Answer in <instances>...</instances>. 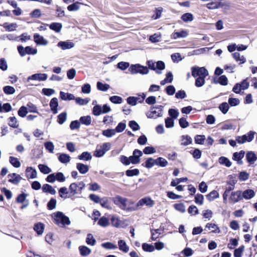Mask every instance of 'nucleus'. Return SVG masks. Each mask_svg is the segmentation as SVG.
Masks as SVG:
<instances>
[{"label": "nucleus", "mask_w": 257, "mask_h": 257, "mask_svg": "<svg viewBox=\"0 0 257 257\" xmlns=\"http://www.w3.org/2000/svg\"><path fill=\"white\" fill-rule=\"evenodd\" d=\"M86 242L88 245H94L96 243V240L92 234L89 233L87 235Z\"/></svg>", "instance_id": "nucleus-41"}, {"label": "nucleus", "mask_w": 257, "mask_h": 257, "mask_svg": "<svg viewBox=\"0 0 257 257\" xmlns=\"http://www.w3.org/2000/svg\"><path fill=\"white\" fill-rule=\"evenodd\" d=\"M243 245L240 246L239 248L235 249L234 251V257H241L242 253L244 250Z\"/></svg>", "instance_id": "nucleus-58"}, {"label": "nucleus", "mask_w": 257, "mask_h": 257, "mask_svg": "<svg viewBox=\"0 0 257 257\" xmlns=\"http://www.w3.org/2000/svg\"><path fill=\"white\" fill-rule=\"evenodd\" d=\"M105 152L103 150L101 146L97 147L95 151L94 152V155L96 157H101L105 154Z\"/></svg>", "instance_id": "nucleus-51"}, {"label": "nucleus", "mask_w": 257, "mask_h": 257, "mask_svg": "<svg viewBox=\"0 0 257 257\" xmlns=\"http://www.w3.org/2000/svg\"><path fill=\"white\" fill-rule=\"evenodd\" d=\"M38 168L42 173L45 174H49L52 171L51 169L47 166L43 164H39Z\"/></svg>", "instance_id": "nucleus-39"}, {"label": "nucleus", "mask_w": 257, "mask_h": 257, "mask_svg": "<svg viewBox=\"0 0 257 257\" xmlns=\"http://www.w3.org/2000/svg\"><path fill=\"white\" fill-rule=\"evenodd\" d=\"M222 6L221 2L216 1H211L206 5V7L210 10L218 9Z\"/></svg>", "instance_id": "nucleus-15"}, {"label": "nucleus", "mask_w": 257, "mask_h": 257, "mask_svg": "<svg viewBox=\"0 0 257 257\" xmlns=\"http://www.w3.org/2000/svg\"><path fill=\"white\" fill-rule=\"evenodd\" d=\"M255 133L253 131H249L247 134L242 136H237L236 137V142L240 144H242L245 142H250L254 138Z\"/></svg>", "instance_id": "nucleus-5"}, {"label": "nucleus", "mask_w": 257, "mask_h": 257, "mask_svg": "<svg viewBox=\"0 0 257 257\" xmlns=\"http://www.w3.org/2000/svg\"><path fill=\"white\" fill-rule=\"evenodd\" d=\"M79 250L80 254L83 256L88 255L91 253V249L86 246H80Z\"/></svg>", "instance_id": "nucleus-25"}, {"label": "nucleus", "mask_w": 257, "mask_h": 257, "mask_svg": "<svg viewBox=\"0 0 257 257\" xmlns=\"http://www.w3.org/2000/svg\"><path fill=\"white\" fill-rule=\"evenodd\" d=\"M192 75L194 77H197L195 80V86L198 87L202 86L205 82V78L208 75V72L204 67H192Z\"/></svg>", "instance_id": "nucleus-2"}, {"label": "nucleus", "mask_w": 257, "mask_h": 257, "mask_svg": "<svg viewBox=\"0 0 257 257\" xmlns=\"http://www.w3.org/2000/svg\"><path fill=\"white\" fill-rule=\"evenodd\" d=\"M242 199L241 191L232 192L231 193L229 199L233 203H236Z\"/></svg>", "instance_id": "nucleus-10"}, {"label": "nucleus", "mask_w": 257, "mask_h": 257, "mask_svg": "<svg viewBox=\"0 0 257 257\" xmlns=\"http://www.w3.org/2000/svg\"><path fill=\"white\" fill-rule=\"evenodd\" d=\"M59 161L62 163H67L70 162V157L66 154H61L58 157Z\"/></svg>", "instance_id": "nucleus-32"}, {"label": "nucleus", "mask_w": 257, "mask_h": 257, "mask_svg": "<svg viewBox=\"0 0 257 257\" xmlns=\"http://www.w3.org/2000/svg\"><path fill=\"white\" fill-rule=\"evenodd\" d=\"M119 249L123 252H127L129 250V247L123 240H119L118 241Z\"/></svg>", "instance_id": "nucleus-26"}, {"label": "nucleus", "mask_w": 257, "mask_h": 257, "mask_svg": "<svg viewBox=\"0 0 257 257\" xmlns=\"http://www.w3.org/2000/svg\"><path fill=\"white\" fill-rule=\"evenodd\" d=\"M26 172L27 173H30L28 176H30V178L31 179H34L37 178V172L35 169H34L32 167H27L26 169Z\"/></svg>", "instance_id": "nucleus-33"}, {"label": "nucleus", "mask_w": 257, "mask_h": 257, "mask_svg": "<svg viewBox=\"0 0 257 257\" xmlns=\"http://www.w3.org/2000/svg\"><path fill=\"white\" fill-rule=\"evenodd\" d=\"M48 76L45 73H36L27 78V82H29L30 80H38L39 81H45Z\"/></svg>", "instance_id": "nucleus-6"}, {"label": "nucleus", "mask_w": 257, "mask_h": 257, "mask_svg": "<svg viewBox=\"0 0 257 257\" xmlns=\"http://www.w3.org/2000/svg\"><path fill=\"white\" fill-rule=\"evenodd\" d=\"M80 122L86 125H89L91 122V118L89 115L81 116L79 119Z\"/></svg>", "instance_id": "nucleus-35"}, {"label": "nucleus", "mask_w": 257, "mask_h": 257, "mask_svg": "<svg viewBox=\"0 0 257 257\" xmlns=\"http://www.w3.org/2000/svg\"><path fill=\"white\" fill-rule=\"evenodd\" d=\"M146 115L149 118L156 119L162 116L163 114L160 110H157L155 107H152L150 110L146 113Z\"/></svg>", "instance_id": "nucleus-7"}, {"label": "nucleus", "mask_w": 257, "mask_h": 257, "mask_svg": "<svg viewBox=\"0 0 257 257\" xmlns=\"http://www.w3.org/2000/svg\"><path fill=\"white\" fill-rule=\"evenodd\" d=\"M109 219L105 216L101 217L97 222V224L103 227L108 226L109 225Z\"/></svg>", "instance_id": "nucleus-27"}, {"label": "nucleus", "mask_w": 257, "mask_h": 257, "mask_svg": "<svg viewBox=\"0 0 257 257\" xmlns=\"http://www.w3.org/2000/svg\"><path fill=\"white\" fill-rule=\"evenodd\" d=\"M44 146L46 149L51 153H54V145L52 142H47L45 143Z\"/></svg>", "instance_id": "nucleus-50"}, {"label": "nucleus", "mask_w": 257, "mask_h": 257, "mask_svg": "<svg viewBox=\"0 0 257 257\" xmlns=\"http://www.w3.org/2000/svg\"><path fill=\"white\" fill-rule=\"evenodd\" d=\"M9 125L13 128H17L19 126V124L17 122L16 117H10L9 118Z\"/></svg>", "instance_id": "nucleus-45"}, {"label": "nucleus", "mask_w": 257, "mask_h": 257, "mask_svg": "<svg viewBox=\"0 0 257 257\" xmlns=\"http://www.w3.org/2000/svg\"><path fill=\"white\" fill-rule=\"evenodd\" d=\"M242 198L248 200L253 198L255 195V193L253 190L247 189L241 192Z\"/></svg>", "instance_id": "nucleus-13"}, {"label": "nucleus", "mask_w": 257, "mask_h": 257, "mask_svg": "<svg viewBox=\"0 0 257 257\" xmlns=\"http://www.w3.org/2000/svg\"><path fill=\"white\" fill-rule=\"evenodd\" d=\"M181 19L185 22H191L193 20V16L191 13H187L182 16Z\"/></svg>", "instance_id": "nucleus-42"}, {"label": "nucleus", "mask_w": 257, "mask_h": 257, "mask_svg": "<svg viewBox=\"0 0 257 257\" xmlns=\"http://www.w3.org/2000/svg\"><path fill=\"white\" fill-rule=\"evenodd\" d=\"M56 200L54 198H51L47 204V207L49 210H53L56 208Z\"/></svg>", "instance_id": "nucleus-60"}, {"label": "nucleus", "mask_w": 257, "mask_h": 257, "mask_svg": "<svg viewBox=\"0 0 257 257\" xmlns=\"http://www.w3.org/2000/svg\"><path fill=\"white\" fill-rule=\"evenodd\" d=\"M129 126L134 131H138L140 128L138 123L135 120L130 121L129 122Z\"/></svg>", "instance_id": "nucleus-64"}, {"label": "nucleus", "mask_w": 257, "mask_h": 257, "mask_svg": "<svg viewBox=\"0 0 257 257\" xmlns=\"http://www.w3.org/2000/svg\"><path fill=\"white\" fill-rule=\"evenodd\" d=\"M142 248L144 251L148 252H152L155 249V247L153 245L147 243H144L142 244Z\"/></svg>", "instance_id": "nucleus-48"}, {"label": "nucleus", "mask_w": 257, "mask_h": 257, "mask_svg": "<svg viewBox=\"0 0 257 257\" xmlns=\"http://www.w3.org/2000/svg\"><path fill=\"white\" fill-rule=\"evenodd\" d=\"M208 48L205 47V48H200V49L194 50L191 52V55H198L203 54L208 50Z\"/></svg>", "instance_id": "nucleus-59"}, {"label": "nucleus", "mask_w": 257, "mask_h": 257, "mask_svg": "<svg viewBox=\"0 0 257 257\" xmlns=\"http://www.w3.org/2000/svg\"><path fill=\"white\" fill-rule=\"evenodd\" d=\"M205 228L211 230V232L219 233L220 232L219 228L215 223H208L205 225Z\"/></svg>", "instance_id": "nucleus-22"}, {"label": "nucleus", "mask_w": 257, "mask_h": 257, "mask_svg": "<svg viewBox=\"0 0 257 257\" xmlns=\"http://www.w3.org/2000/svg\"><path fill=\"white\" fill-rule=\"evenodd\" d=\"M8 177L9 181L14 184H18L22 179V177L16 173L10 174L8 175Z\"/></svg>", "instance_id": "nucleus-11"}, {"label": "nucleus", "mask_w": 257, "mask_h": 257, "mask_svg": "<svg viewBox=\"0 0 257 257\" xmlns=\"http://www.w3.org/2000/svg\"><path fill=\"white\" fill-rule=\"evenodd\" d=\"M78 159L83 161H89L92 159V156L90 153L84 152L78 156Z\"/></svg>", "instance_id": "nucleus-30"}, {"label": "nucleus", "mask_w": 257, "mask_h": 257, "mask_svg": "<svg viewBox=\"0 0 257 257\" xmlns=\"http://www.w3.org/2000/svg\"><path fill=\"white\" fill-rule=\"evenodd\" d=\"M245 152L240 151L239 152H235L233 153L232 159L238 162V164H242V162L241 160L243 158Z\"/></svg>", "instance_id": "nucleus-16"}, {"label": "nucleus", "mask_w": 257, "mask_h": 257, "mask_svg": "<svg viewBox=\"0 0 257 257\" xmlns=\"http://www.w3.org/2000/svg\"><path fill=\"white\" fill-rule=\"evenodd\" d=\"M140 171L138 169L133 170H127L125 172L126 175L128 177H133L134 176H137L139 174Z\"/></svg>", "instance_id": "nucleus-49"}, {"label": "nucleus", "mask_w": 257, "mask_h": 257, "mask_svg": "<svg viewBox=\"0 0 257 257\" xmlns=\"http://www.w3.org/2000/svg\"><path fill=\"white\" fill-rule=\"evenodd\" d=\"M102 135L107 138L111 137L115 134L114 129H107L102 131Z\"/></svg>", "instance_id": "nucleus-44"}, {"label": "nucleus", "mask_w": 257, "mask_h": 257, "mask_svg": "<svg viewBox=\"0 0 257 257\" xmlns=\"http://www.w3.org/2000/svg\"><path fill=\"white\" fill-rule=\"evenodd\" d=\"M246 158L247 162L250 164H253L257 160V157L254 152L250 151L247 153Z\"/></svg>", "instance_id": "nucleus-20"}, {"label": "nucleus", "mask_w": 257, "mask_h": 257, "mask_svg": "<svg viewBox=\"0 0 257 257\" xmlns=\"http://www.w3.org/2000/svg\"><path fill=\"white\" fill-rule=\"evenodd\" d=\"M110 101L115 104H120L122 103V99L118 96H112L109 98Z\"/></svg>", "instance_id": "nucleus-53"}, {"label": "nucleus", "mask_w": 257, "mask_h": 257, "mask_svg": "<svg viewBox=\"0 0 257 257\" xmlns=\"http://www.w3.org/2000/svg\"><path fill=\"white\" fill-rule=\"evenodd\" d=\"M76 168L79 171V173L82 174L87 173L89 171V166L87 165L81 163L76 164Z\"/></svg>", "instance_id": "nucleus-14"}, {"label": "nucleus", "mask_w": 257, "mask_h": 257, "mask_svg": "<svg viewBox=\"0 0 257 257\" xmlns=\"http://www.w3.org/2000/svg\"><path fill=\"white\" fill-rule=\"evenodd\" d=\"M156 160V165L161 167H166L168 163L167 161L163 158L159 157Z\"/></svg>", "instance_id": "nucleus-37"}, {"label": "nucleus", "mask_w": 257, "mask_h": 257, "mask_svg": "<svg viewBox=\"0 0 257 257\" xmlns=\"http://www.w3.org/2000/svg\"><path fill=\"white\" fill-rule=\"evenodd\" d=\"M77 104L80 105H83L87 104L89 102V99L87 98L83 99L80 97H76L74 99Z\"/></svg>", "instance_id": "nucleus-56"}, {"label": "nucleus", "mask_w": 257, "mask_h": 257, "mask_svg": "<svg viewBox=\"0 0 257 257\" xmlns=\"http://www.w3.org/2000/svg\"><path fill=\"white\" fill-rule=\"evenodd\" d=\"M54 175L55 177L56 180H57L58 181L60 182H63L65 181V177L62 173L58 172L57 173H54Z\"/></svg>", "instance_id": "nucleus-61"}, {"label": "nucleus", "mask_w": 257, "mask_h": 257, "mask_svg": "<svg viewBox=\"0 0 257 257\" xmlns=\"http://www.w3.org/2000/svg\"><path fill=\"white\" fill-rule=\"evenodd\" d=\"M97 87L100 90L106 91L109 88L110 86L107 84H103L100 82H98L97 83Z\"/></svg>", "instance_id": "nucleus-46"}, {"label": "nucleus", "mask_w": 257, "mask_h": 257, "mask_svg": "<svg viewBox=\"0 0 257 257\" xmlns=\"http://www.w3.org/2000/svg\"><path fill=\"white\" fill-rule=\"evenodd\" d=\"M102 113V107L99 105H96L93 108V114L94 115L98 116Z\"/></svg>", "instance_id": "nucleus-52"}, {"label": "nucleus", "mask_w": 257, "mask_h": 257, "mask_svg": "<svg viewBox=\"0 0 257 257\" xmlns=\"http://www.w3.org/2000/svg\"><path fill=\"white\" fill-rule=\"evenodd\" d=\"M99 203L102 207L106 208L108 210H111L112 208L110 202L106 197L101 198V201Z\"/></svg>", "instance_id": "nucleus-24"}, {"label": "nucleus", "mask_w": 257, "mask_h": 257, "mask_svg": "<svg viewBox=\"0 0 257 257\" xmlns=\"http://www.w3.org/2000/svg\"><path fill=\"white\" fill-rule=\"evenodd\" d=\"M57 45L63 50L71 49L74 46V43L69 41H60Z\"/></svg>", "instance_id": "nucleus-12"}, {"label": "nucleus", "mask_w": 257, "mask_h": 257, "mask_svg": "<svg viewBox=\"0 0 257 257\" xmlns=\"http://www.w3.org/2000/svg\"><path fill=\"white\" fill-rule=\"evenodd\" d=\"M188 33L186 31H181V32H175L173 34V37L176 39L179 38H185L187 36Z\"/></svg>", "instance_id": "nucleus-36"}, {"label": "nucleus", "mask_w": 257, "mask_h": 257, "mask_svg": "<svg viewBox=\"0 0 257 257\" xmlns=\"http://www.w3.org/2000/svg\"><path fill=\"white\" fill-rule=\"evenodd\" d=\"M60 98L64 100H71L75 99V96L73 94L68 93H65L63 91L60 92Z\"/></svg>", "instance_id": "nucleus-23"}, {"label": "nucleus", "mask_w": 257, "mask_h": 257, "mask_svg": "<svg viewBox=\"0 0 257 257\" xmlns=\"http://www.w3.org/2000/svg\"><path fill=\"white\" fill-rule=\"evenodd\" d=\"M42 191L44 193H48L51 195H55L56 193V190L52 186L48 184H45L42 188Z\"/></svg>", "instance_id": "nucleus-17"}, {"label": "nucleus", "mask_w": 257, "mask_h": 257, "mask_svg": "<svg viewBox=\"0 0 257 257\" xmlns=\"http://www.w3.org/2000/svg\"><path fill=\"white\" fill-rule=\"evenodd\" d=\"M3 90L4 92L7 94H13L16 91L15 89L11 86H5L3 88Z\"/></svg>", "instance_id": "nucleus-55"}, {"label": "nucleus", "mask_w": 257, "mask_h": 257, "mask_svg": "<svg viewBox=\"0 0 257 257\" xmlns=\"http://www.w3.org/2000/svg\"><path fill=\"white\" fill-rule=\"evenodd\" d=\"M78 185L76 183H71L69 187V197L73 196L77 194L78 192Z\"/></svg>", "instance_id": "nucleus-18"}, {"label": "nucleus", "mask_w": 257, "mask_h": 257, "mask_svg": "<svg viewBox=\"0 0 257 257\" xmlns=\"http://www.w3.org/2000/svg\"><path fill=\"white\" fill-rule=\"evenodd\" d=\"M156 73L158 74H161L162 73L161 71L164 70L165 68V64L164 62H163L162 61H158L156 63Z\"/></svg>", "instance_id": "nucleus-31"}, {"label": "nucleus", "mask_w": 257, "mask_h": 257, "mask_svg": "<svg viewBox=\"0 0 257 257\" xmlns=\"http://www.w3.org/2000/svg\"><path fill=\"white\" fill-rule=\"evenodd\" d=\"M145 167L147 168H151L155 165H156V160H154L152 158H148L145 162Z\"/></svg>", "instance_id": "nucleus-43"}, {"label": "nucleus", "mask_w": 257, "mask_h": 257, "mask_svg": "<svg viewBox=\"0 0 257 257\" xmlns=\"http://www.w3.org/2000/svg\"><path fill=\"white\" fill-rule=\"evenodd\" d=\"M10 162L16 168H19L21 166V163L19 160L17 158H15L14 157H10Z\"/></svg>", "instance_id": "nucleus-47"}, {"label": "nucleus", "mask_w": 257, "mask_h": 257, "mask_svg": "<svg viewBox=\"0 0 257 257\" xmlns=\"http://www.w3.org/2000/svg\"><path fill=\"white\" fill-rule=\"evenodd\" d=\"M129 70L133 74L140 73L144 75L148 74L149 72L147 67L142 66L139 64L132 65L129 68Z\"/></svg>", "instance_id": "nucleus-4"}, {"label": "nucleus", "mask_w": 257, "mask_h": 257, "mask_svg": "<svg viewBox=\"0 0 257 257\" xmlns=\"http://www.w3.org/2000/svg\"><path fill=\"white\" fill-rule=\"evenodd\" d=\"M174 208L181 213H184L186 211L185 205L183 203H178L174 205Z\"/></svg>", "instance_id": "nucleus-62"}, {"label": "nucleus", "mask_w": 257, "mask_h": 257, "mask_svg": "<svg viewBox=\"0 0 257 257\" xmlns=\"http://www.w3.org/2000/svg\"><path fill=\"white\" fill-rule=\"evenodd\" d=\"M219 108L223 113L225 114L229 109L228 104L227 102H223L220 104Z\"/></svg>", "instance_id": "nucleus-54"}, {"label": "nucleus", "mask_w": 257, "mask_h": 257, "mask_svg": "<svg viewBox=\"0 0 257 257\" xmlns=\"http://www.w3.org/2000/svg\"><path fill=\"white\" fill-rule=\"evenodd\" d=\"M114 204L118 206L121 209L127 211H133L137 210V207L131 200L116 195L112 198Z\"/></svg>", "instance_id": "nucleus-1"}, {"label": "nucleus", "mask_w": 257, "mask_h": 257, "mask_svg": "<svg viewBox=\"0 0 257 257\" xmlns=\"http://www.w3.org/2000/svg\"><path fill=\"white\" fill-rule=\"evenodd\" d=\"M218 197L219 194L215 190H213L209 194L206 195V198L209 201H212Z\"/></svg>", "instance_id": "nucleus-34"}, {"label": "nucleus", "mask_w": 257, "mask_h": 257, "mask_svg": "<svg viewBox=\"0 0 257 257\" xmlns=\"http://www.w3.org/2000/svg\"><path fill=\"white\" fill-rule=\"evenodd\" d=\"M145 204L149 207H152L155 204V203L150 198L146 197L139 200L137 204L136 207L142 206Z\"/></svg>", "instance_id": "nucleus-8"}, {"label": "nucleus", "mask_w": 257, "mask_h": 257, "mask_svg": "<svg viewBox=\"0 0 257 257\" xmlns=\"http://www.w3.org/2000/svg\"><path fill=\"white\" fill-rule=\"evenodd\" d=\"M49 28L56 33H59L61 30L62 25L59 23H53L49 25Z\"/></svg>", "instance_id": "nucleus-28"}, {"label": "nucleus", "mask_w": 257, "mask_h": 257, "mask_svg": "<svg viewBox=\"0 0 257 257\" xmlns=\"http://www.w3.org/2000/svg\"><path fill=\"white\" fill-rule=\"evenodd\" d=\"M204 197L201 194H197L195 196V202L197 204L202 205L203 203Z\"/></svg>", "instance_id": "nucleus-63"}, {"label": "nucleus", "mask_w": 257, "mask_h": 257, "mask_svg": "<svg viewBox=\"0 0 257 257\" xmlns=\"http://www.w3.org/2000/svg\"><path fill=\"white\" fill-rule=\"evenodd\" d=\"M232 55L236 61H239V64H243L246 62L245 57L243 55H241L238 52H234Z\"/></svg>", "instance_id": "nucleus-21"}, {"label": "nucleus", "mask_w": 257, "mask_h": 257, "mask_svg": "<svg viewBox=\"0 0 257 257\" xmlns=\"http://www.w3.org/2000/svg\"><path fill=\"white\" fill-rule=\"evenodd\" d=\"M34 229L37 232L39 235L42 234L44 230V225L42 223H38L35 224Z\"/></svg>", "instance_id": "nucleus-29"}, {"label": "nucleus", "mask_w": 257, "mask_h": 257, "mask_svg": "<svg viewBox=\"0 0 257 257\" xmlns=\"http://www.w3.org/2000/svg\"><path fill=\"white\" fill-rule=\"evenodd\" d=\"M219 162L220 164L224 165L227 167H230L232 164L230 160L224 157H221L219 159Z\"/></svg>", "instance_id": "nucleus-38"}, {"label": "nucleus", "mask_w": 257, "mask_h": 257, "mask_svg": "<svg viewBox=\"0 0 257 257\" xmlns=\"http://www.w3.org/2000/svg\"><path fill=\"white\" fill-rule=\"evenodd\" d=\"M34 41L37 45H39L46 46L48 43L47 40H45L43 36L37 33L34 35Z\"/></svg>", "instance_id": "nucleus-9"}, {"label": "nucleus", "mask_w": 257, "mask_h": 257, "mask_svg": "<svg viewBox=\"0 0 257 257\" xmlns=\"http://www.w3.org/2000/svg\"><path fill=\"white\" fill-rule=\"evenodd\" d=\"M18 113L20 116L24 117L28 113L27 107L24 106H21L19 109Z\"/></svg>", "instance_id": "nucleus-57"}, {"label": "nucleus", "mask_w": 257, "mask_h": 257, "mask_svg": "<svg viewBox=\"0 0 257 257\" xmlns=\"http://www.w3.org/2000/svg\"><path fill=\"white\" fill-rule=\"evenodd\" d=\"M67 114L66 112H63L60 114L58 115V122L60 124H62L64 123V122L66 121L67 119Z\"/></svg>", "instance_id": "nucleus-40"}, {"label": "nucleus", "mask_w": 257, "mask_h": 257, "mask_svg": "<svg viewBox=\"0 0 257 257\" xmlns=\"http://www.w3.org/2000/svg\"><path fill=\"white\" fill-rule=\"evenodd\" d=\"M50 106L51 110L54 114L57 113V107L58 106V102L57 98H53L50 102Z\"/></svg>", "instance_id": "nucleus-19"}, {"label": "nucleus", "mask_w": 257, "mask_h": 257, "mask_svg": "<svg viewBox=\"0 0 257 257\" xmlns=\"http://www.w3.org/2000/svg\"><path fill=\"white\" fill-rule=\"evenodd\" d=\"M55 223L61 227L68 225L71 222L68 217L65 216L62 212L58 211L53 214Z\"/></svg>", "instance_id": "nucleus-3"}]
</instances>
